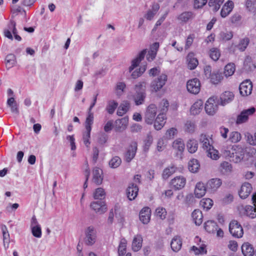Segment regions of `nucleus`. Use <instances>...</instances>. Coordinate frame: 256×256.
<instances>
[{
	"mask_svg": "<svg viewBox=\"0 0 256 256\" xmlns=\"http://www.w3.org/2000/svg\"><path fill=\"white\" fill-rule=\"evenodd\" d=\"M200 142L202 144V148L206 150H210L212 146L210 144L208 136L205 134H202L200 136Z\"/></svg>",
	"mask_w": 256,
	"mask_h": 256,
	"instance_id": "obj_30",
	"label": "nucleus"
},
{
	"mask_svg": "<svg viewBox=\"0 0 256 256\" xmlns=\"http://www.w3.org/2000/svg\"><path fill=\"white\" fill-rule=\"evenodd\" d=\"M234 95L230 92H225L222 94L220 96V104L222 106H224L229 103L233 100Z\"/></svg>",
	"mask_w": 256,
	"mask_h": 256,
	"instance_id": "obj_24",
	"label": "nucleus"
},
{
	"mask_svg": "<svg viewBox=\"0 0 256 256\" xmlns=\"http://www.w3.org/2000/svg\"><path fill=\"white\" fill-rule=\"evenodd\" d=\"M172 148L177 152V154H181L184 149V144L181 139H178L173 142Z\"/></svg>",
	"mask_w": 256,
	"mask_h": 256,
	"instance_id": "obj_31",
	"label": "nucleus"
},
{
	"mask_svg": "<svg viewBox=\"0 0 256 256\" xmlns=\"http://www.w3.org/2000/svg\"><path fill=\"white\" fill-rule=\"evenodd\" d=\"M252 200L254 207L249 205L246 206L244 211L246 216L251 218H254L256 217V194L252 195Z\"/></svg>",
	"mask_w": 256,
	"mask_h": 256,
	"instance_id": "obj_13",
	"label": "nucleus"
},
{
	"mask_svg": "<svg viewBox=\"0 0 256 256\" xmlns=\"http://www.w3.org/2000/svg\"><path fill=\"white\" fill-rule=\"evenodd\" d=\"M186 179L183 176H178L172 179L170 184L176 190L182 189L185 186Z\"/></svg>",
	"mask_w": 256,
	"mask_h": 256,
	"instance_id": "obj_11",
	"label": "nucleus"
},
{
	"mask_svg": "<svg viewBox=\"0 0 256 256\" xmlns=\"http://www.w3.org/2000/svg\"><path fill=\"white\" fill-rule=\"evenodd\" d=\"M32 233V235L37 238H40L42 236V230L40 226H34L31 228Z\"/></svg>",
	"mask_w": 256,
	"mask_h": 256,
	"instance_id": "obj_58",
	"label": "nucleus"
},
{
	"mask_svg": "<svg viewBox=\"0 0 256 256\" xmlns=\"http://www.w3.org/2000/svg\"><path fill=\"white\" fill-rule=\"evenodd\" d=\"M168 102L166 100L163 99L160 104V114H164L168 111Z\"/></svg>",
	"mask_w": 256,
	"mask_h": 256,
	"instance_id": "obj_51",
	"label": "nucleus"
},
{
	"mask_svg": "<svg viewBox=\"0 0 256 256\" xmlns=\"http://www.w3.org/2000/svg\"><path fill=\"white\" fill-rule=\"evenodd\" d=\"M108 139V136L105 133H102L100 134L98 138V142L100 144H104Z\"/></svg>",
	"mask_w": 256,
	"mask_h": 256,
	"instance_id": "obj_64",
	"label": "nucleus"
},
{
	"mask_svg": "<svg viewBox=\"0 0 256 256\" xmlns=\"http://www.w3.org/2000/svg\"><path fill=\"white\" fill-rule=\"evenodd\" d=\"M188 66L190 70L195 69L198 64V60L194 57L193 52H190L186 57Z\"/></svg>",
	"mask_w": 256,
	"mask_h": 256,
	"instance_id": "obj_20",
	"label": "nucleus"
},
{
	"mask_svg": "<svg viewBox=\"0 0 256 256\" xmlns=\"http://www.w3.org/2000/svg\"><path fill=\"white\" fill-rule=\"evenodd\" d=\"M6 65L8 69L14 66L16 64V56L14 54H10L6 57Z\"/></svg>",
	"mask_w": 256,
	"mask_h": 256,
	"instance_id": "obj_39",
	"label": "nucleus"
},
{
	"mask_svg": "<svg viewBox=\"0 0 256 256\" xmlns=\"http://www.w3.org/2000/svg\"><path fill=\"white\" fill-rule=\"evenodd\" d=\"M85 238L84 242L87 246H92L95 244L97 238V232L93 226L86 228L84 230Z\"/></svg>",
	"mask_w": 256,
	"mask_h": 256,
	"instance_id": "obj_1",
	"label": "nucleus"
},
{
	"mask_svg": "<svg viewBox=\"0 0 256 256\" xmlns=\"http://www.w3.org/2000/svg\"><path fill=\"white\" fill-rule=\"evenodd\" d=\"M194 38V34L189 35L186 40V45H185V49L188 50L190 48V47L192 46Z\"/></svg>",
	"mask_w": 256,
	"mask_h": 256,
	"instance_id": "obj_63",
	"label": "nucleus"
},
{
	"mask_svg": "<svg viewBox=\"0 0 256 256\" xmlns=\"http://www.w3.org/2000/svg\"><path fill=\"white\" fill-rule=\"evenodd\" d=\"M256 112V108L252 107L250 108L244 110L237 116L236 124H242L248 122L249 116L254 114Z\"/></svg>",
	"mask_w": 256,
	"mask_h": 256,
	"instance_id": "obj_5",
	"label": "nucleus"
},
{
	"mask_svg": "<svg viewBox=\"0 0 256 256\" xmlns=\"http://www.w3.org/2000/svg\"><path fill=\"white\" fill-rule=\"evenodd\" d=\"M226 156H228L231 158V160L234 162L238 163L240 162L244 158V150L241 148H238L235 152L230 153V152H226Z\"/></svg>",
	"mask_w": 256,
	"mask_h": 256,
	"instance_id": "obj_12",
	"label": "nucleus"
},
{
	"mask_svg": "<svg viewBox=\"0 0 256 256\" xmlns=\"http://www.w3.org/2000/svg\"><path fill=\"white\" fill-rule=\"evenodd\" d=\"M242 251L244 256H253L254 252V248L248 242H245L242 245Z\"/></svg>",
	"mask_w": 256,
	"mask_h": 256,
	"instance_id": "obj_26",
	"label": "nucleus"
},
{
	"mask_svg": "<svg viewBox=\"0 0 256 256\" xmlns=\"http://www.w3.org/2000/svg\"><path fill=\"white\" fill-rule=\"evenodd\" d=\"M118 106V104L114 100H110L108 102L106 110L109 114H112Z\"/></svg>",
	"mask_w": 256,
	"mask_h": 256,
	"instance_id": "obj_43",
	"label": "nucleus"
},
{
	"mask_svg": "<svg viewBox=\"0 0 256 256\" xmlns=\"http://www.w3.org/2000/svg\"><path fill=\"white\" fill-rule=\"evenodd\" d=\"M146 82H142L136 84L134 86L136 92H142L143 90L146 92Z\"/></svg>",
	"mask_w": 256,
	"mask_h": 256,
	"instance_id": "obj_59",
	"label": "nucleus"
},
{
	"mask_svg": "<svg viewBox=\"0 0 256 256\" xmlns=\"http://www.w3.org/2000/svg\"><path fill=\"white\" fill-rule=\"evenodd\" d=\"M250 42V38L248 37H245L240 39L238 44L235 45L234 47L237 48L240 52H244L248 45Z\"/></svg>",
	"mask_w": 256,
	"mask_h": 256,
	"instance_id": "obj_32",
	"label": "nucleus"
},
{
	"mask_svg": "<svg viewBox=\"0 0 256 256\" xmlns=\"http://www.w3.org/2000/svg\"><path fill=\"white\" fill-rule=\"evenodd\" d=\"M218 110L217 104L214 102L213 98L208 99L205 104V110L209 115H214Z\"/></svg>",
	"mask_w": 256,
	"mask_h": 256,
	"instance_id": "obj_10",
	"label": "nucleus"
},
{
	"mask_svg": "<svg viewBox=\"0 0 256 256\" xmlns=\"http://www.w3.org/2000/svg\"><path fill=\"white\" fill-rule=\"evenodd\" d=\"M246 137L248 143L252 146H256V132L254 134V136L248 132L246 134Z\"/></svg>",
	"mask_w": 256,
	"mask_h": 256,
	"instance_id": "obj_56",
	"label": "nucleus"
},
{
	"mask_svg": "<svg viewBox=\"0 0 256 256\" xmlns=\"http://www.w3.org/2000/svg\"><path fill=\"white\" fill-rule=\"evenodd\" d=\"M146 53V50H143L138 55V56L134 58L132 62V67H137L140 62L144 58L145 55Z\"/></svg>",
	"mask_w": 256,
	"mask_h": 256,
	"instance_id": "obj_36",
	"label": "nucleus"
},
{
	"mask_svg": "<svg viewBox=\"0 0 256 256\" xmlns=\"http://www.w3.org/2000/svg\"><path fill=\"white\" fill-rule=\"evenodd\" d=\"M146 96V94L144 90L142 92H136V95L134 96L136 104L138 106L142 104L144 102Z\"/></svg>",
	"mask_w": 256,
	"mask_h": 256,
	"instance_id": "obj_35",
	"label": "nucleus"
},
{
	"mask_svg": "<svg viewBox=\"0 0 256 256\" xmlns=\"http://www.w3.org/2000/svg\"><path fill=\"white\" fill-rule=\"evenodd\" d=\"M229 231L234 237L236 238H242L244 234L242 226L236 220H232L230 223Z\"/></svg>",
	"mask_w": 256,
	"mask_h": 256,
	"instance_id": "obj_4",
	"label": "nucleus"
},
{
	"mask_svg": "<svg viewBox=\"0 0 256 256\" xmlns=\"http://www.w3.org/2000/svg\"><path fill=\"white\" fill-rule=\"evenodd\" d=\"M188 151L191 153H194L198 150V142L194 139L189 140L186 144Z\"/></svg>",
	"mask_w": 256,
	"mask_h": 256,
	"instance_id": "obj_33",
	"label": "nucleus"
},
{
	"mask_svg": "<svg viewBox=\"0 0 256 256\" xmlns=\"http://www.w3.org/2000/svg\"><path fill=\"white\" fill-rule=\"evenodd\" d=\"M208 6L212 8L214 12H217L220 9V4H218V0H210Z\"/></svg>",
	"mask_w": 256,
	"mask_h": 256,
	"instance_id": "obj_61",
	"label": "nucleus"
},
{
	"mask_svg": "<svg viewBox=\"0 0 256 256\" xmlns=\"http://www.w3.org/2000/svg\"><path fill=\"white\" fill-rule=\"evenodd\" d=\"M192 220L196 226L202 224L203 215L202 212L199 210H195L192 214Z\"/></svg>",
	"mask_w": 256,
	"mask_h": 256,
	"instance_id": "obj_27",
	"label": "nucleus"
},
{
	"mask_svg": "<svg viewBox=\"0 0 256 256\" xmlns=\"http://www.w3.org/2000/svg\"><path fill=\"white\" fill-rule=\"evenodd\" d=\"M91 130H86V132L83 133L82 139L84 143L87 148L89 147L90 144V138Z\"/></svg>",
	"mask_w": 256,
	"mask_h": 256,
	"instance_id": "obj_50",
	"label": "nucleus"
},
{
	"mask_svg": "<svg viewBox=\"0 0 256 256\" xmlns=\"http://www.w3.org/2000/svg\"><path fill=\"white\" fill-rule=\"evenodd\" d=\"M203 108V102L200 100H198L190 108V113L193 115H196L200 113Z\"/></svg>",
	"mask_w": 256,
	"mask_h": 256,
	"instance_id": "obj_28",
	"label": "nucleus"
},
{
	"mask_svg": "<svg viewBox=\"0 0 256 256\" xmlns=\"http://www.w3.org/2000/svg\"><path fill=\"white\" fill-rule=\"evenodd\" d=\"M104 190L101 188H96L94 194V199H100V200H102L104 198Z\"/></svg>",
	"mask_w": 256,
	"mask_h": 256,
	"instance_id": "obj_54",
	"label": "nucleus"
},
{
	"mask_svg": "<svg viewBox=\"0 0 256 256\" xmlns=\"http://www.w3.org/2000/svg\"><path fill=\"white\" fill-rule=\"evenodd\" d=\"M195 128L196 125L191 120H187L184 124V130L188 132H194L195 130Z\"/></svg>",
	"mask_w": 256,
	"mask_h": 256,
	"instance_id": "obj_49",
	"label": "nucleus"
},
{
	"mask_svg": "<svg viewBox=\"0 0 256 256\" xmlns=\"http://www.w3.org/2000/svg\"><path fill=\"white\" fill-rule=\"evenodd\" d=\"M241 139V135L238 132H232L230 133L229 140L233 143H236L240 141Z\"/></svg>",
	"mask_w": 256,
	"mask_h": 256,
	"instance_id": "obj_53",
	"label": "nucleus"
},
{
	"mask_svg": "<svg viewBox=\"0 0 256 256\" xmlns=\"http://www.w3.org/2000/svg\"><path fill=\"white\" fill-rule=\"evenodd\" d=\"M200 166L198 160L196 159H192L188 162V168L189 170L192 172H197Z\"/></svg>",
	"mask_w": 256,
	"mask_h": 256,
	"instance_id": "obj_38",
	"label": "nucleus"
},
{
	"mask_svg": "<svg viewBox=\"0 0 256 256\" xmlns=\"http://www.w3.org/2000/svg\"><path fill=\"white\" fill-rule=\"evenodd\" d=\"M156 113L157 107L156 104H150L148 106L144 114V120L146 123L148 124H152L154 120L156 119Z\"/></svg>",
	"mask_w": 256,
	"mask_h": 256,
	"instance_id": "obj_3",
	"label": "nucleus"
},
{
	"mask_svg": "<svg viewBox=\"0 0 256 256\" xmlns=\"http://www.w3.org/2000/svg\"><path fill=\"white\" fill-rule=\"evenodd\" d=\"M143 239L140 234L136 235L132 242V248L134 252H138L142 246Z\"/></svg>",
	"mask_w": 256,
	"mask_h": 256,
	"instance_id": "obj_19",
	"label": "nucleus"
},
{
	"mask_svg": "<svg viewBox=\"0 0 256 256\" xmlns=\"http://www.w3.org/2000/svg\"><path fill=\"white\" fill-rule=\"evenodd\" d=\"M102 170L98 168H95L93 170L92 174V181L96 185L100 184L103 180V176H102Z\"/></svg>",
	"mask_w": 256,
	"mask_h": 256,
	"instance_id": "obj_18",
	"label": "nucleus"
},
{
	"mask_svg": "<svg viewBox=\"0 0 256 256\" xmlns=\"http://www.w3.org/2000/svg\"><path fill=\"white\" fill-rule=\"evenodd\" d=\"M138 144L136 142H132L128 147L124 154V160L127 162H130L134 158L136 150Z\"/></svg>",
	"mask_w": 256,
	"mask_h": 256,
	"instance_id": "obj_7",
	"label": "nucleus"
},
{
	"mask_svg": "<svg viewBox=\"0 0 256 256\" xmlns=\"http://www.w3.org/2000/svg\"><path fill=\"white\" fill-rule=\"evenodd\" d=\"M235 71L234 64H228L225 66L224 74L226 76H229L233 74Z\"/></svg>",
	"mask_w": 256,
	"mask_h": 256,
	"instance_id": "obj_48",
	"label": "nucleus"
},
{
	"mask_svg": "<svg viewBox=\"0 0 256 256\" xmlns=\"http://www.w3.org/2000/svg\"><path fill=\"white\" fill-rule=\"evenodd\" d=\"M223 78L222 74L218 72L212 73V76L209 78L210 82L214 84H218L221 82Z\"/></svg>",
	"mask_w": 256,
	"mask_h": 256,
	"instance_id": "obj_45",
	"label": "nucleus"
},
{
	"mask_svg": "<svg viewBox=\"0 0 256 256\" xmlns=\"http://www.w3.org/2000/svg\"><path fill=\"white\" fill-rule=\"evenodd\" d=\"M168 80V76L164 74H162L157 78L154 79L150 85V90L152 92L159 91L166 84Z\"/></svg>",
	"mask_w": 256,
	"mask_h": 256,
	"instance_id": "obj_2",
	"label": "nucleus"
},
{
	"mask_svg": "<svg viewBox=\"0 0 256 256\" xmlns=\"http://www.w3.org/2000/svg\"><path fill=\"white\" fill-rule=\"evenodd\" d=\"M234 8V3L231 0H228L222 6L220 15L222 18H226L232 11Z\"/></svg>",
	"mask_w": 256,
	"mask_h": 256,
	"instance_id": "obj_23",
	"label": "nucleus"
},
{
	"mask_svg": "<svg viewBox=\"0 0 256 256\" xmlns=\"http://www.w3.org/2000/svg\"><path fill=\"white\" fill-rule=\"evenodd\" d=\"M127 241L123 238L121 239L118 248V256H124L126 252Z\"/></svg>",
	"mask_w": 256,
	"mask_h": 256,
	"instance_id": "obj_41",
	"label": "nucleus"
},
{
	"mask_svg": "<svg viewBox=\"0 0 256 256\" xmlns=\"http://www.w3.org/2000/svg\"><path fill=\"white\" fill-rule=\"evenodd\" d=\"M2 230L3 235L4 243L6 240H8L10 235L7 228L5 225L2 226Z\"/></svg>",
	"mask_w": 256,
	"mask_h": 256,
	"instance_id": "obj_62",
	"label": "nucleus"
},
{
	"mask_svg": "<svg viewBox=\"0 0 256 256\" xmlns=\"http://www.w3.org/2000/svg\"><path fill=\"white\" fill-rule=\"evenodd\" d=\"M204 228L208 232L214 233L218 228V226L214 220H208L204 223Z\"/></svg>",
	"mask_w": 256,
	"mask_h": 256,
	"instance_id": "obj_29",
	"label": "nucleus"
},
{
	"mask_svg": "<svg viewBox=\"0 0 256 256\" xmlns=\"http://www.w3.org/2000/svg\"><path fill=\"white\" fill-rule=\"evenodd\" d=\"M206 152H207V156L213 160H216L219 158L218 151L215 150L213 146Z\"/></svg>",
	"mask_w": 256,
	"mask_h": 256,
	"instance_id": "obj_55",
	"label": "nucleus"
},
{
	"mask_svg": "<svg viewBox=\"0 0 256 256\" xmlns=\"http://www.w3.org/2000/svg\"><path fill=\"white\" fill-rule=\"evenodd\" d=\"M252 190V186L251 184L248 182H244L242 184L238 194L242 198L245 199L250 195Z\"/></svg>",
	"mask_w": 256,
	"mask_h": 256,
	"instance_id": "obj_16",
	"label": "nucleus"
},
{
	"mask_svg": "<svg viewBox=\"0 0 256 256\" xmlns=\"http://www.w3.org/2000/svg\"><path fill=\"white\" fill-rule=\"evenodd\" d=\"M8 29H4V36L6 38H7L11 40H12L13 36L10 32V30H12V32H16V31L17 30L16 28V22L12 20H10L9 23L8 24Z\"/></svg>",
	"mask_w": 256,
	"mask_h": 256,
	"instance_id": "obj_17",
	"label": "nucleus"
},
{
	"mask_svg": "<svg viewBox=\"0 0 256 256\" xmlns=\"http://www.w3.org/2000/svg\"><path fill=\"white\" fill-rule=\"evenodd\" d=\"M207 2V0H194V6L196 9L202 8Z\"/></svg>",
	"mask_w": 256,
	"mask_h": 256,
	"instance_id": "obj_60",
	"label": "nucleus"
},
{
	"mask_svg": "<svg viewBox=\"0 0 256 256\" xmlns=\"http://www.w3.org/2000/svg\"><path fill=\"white\" fill-rule=\"evenodd\" d=\"M252 85L250 80L242 82L239 86L240 92L242 96H247L252 93Z\"/></svg>",
	"mask_w": 256,
	"mask_h": 256,
	"instance_id": "obj_9",
	"label": "nucleus"
},
{
	"mask_svg": "<svg viewBox=\"0 0 256 256\" xmlns=\"http://www.w3.org/2000/svg\"><path fill=\"white\" fill-rule=\"evenodd\" d=\"M138 186L134 184H130L126 190V196L130 200H134L138 196Z\"/></svg>",
	"mask_w": 256,
	"mask_h": 256,
	"instance_id": "obj_14",
	"label": "nucleus"
},
{
	"mask_svg": "<svg viewBox=\"0 0 256 256\" xmlns=\"http://www.w3.org/2000/svg\"><path fill=\"white\" fill-rule=\"evenodd\" d=\"M222 184V181L219 178H212L206 184L207 190L211 192L216 190Z\"/></svg>",
	"mask_w": 256,
	"mask_h": 256,
	"instance_id": "obj_21",
	"label": "nucleus"
},
{
	"mask_svg": "<svg viewBox=\"0 0 256 256\" xmlns=\"http://www.w3.org/2000/svg\"><path fill=\"white\" fill-rule=\"evenodd\" d=\"M200 83L199 80L194 78L188 81L186 88L188 90L193 94H197L200 91Z\"/></svg>",
	"mask_w": 256,
	"mask_h": 256,
	"instance_id": "obj_6",
	"label": "nucleus"
},
{
	"mask_svg": "<svg viewBox=\"0 0 256 256\" xmlns=\"http://www.w3.org/2000/svg\"><path fill=\"white\" fill-rule=\"evenodd\" d=\"M209 55L212 60L216 61L219 59L220 56V50L218 48H213L210 49Z\"/></svg>",
	"mask_w": 256,
	"mask_h": 256,
	"instance_id": "obj_42",
	"label": "nucleus"
},
{
	"mask_svg": "<svg viewBox=\"0 0 256 256\" xmlns=\"http://www.w3.org/2000/svg\"><path fill=\"white\" fill-rule=\"evenodd\" d=\"M193 18V13L190 12H186L181 14L178 16V19L182 22H186L189 20Z\"/></svg>",
	"mask_w": 256,
	"mask_h": 256,
	"instance_id": "obj_47",
	"label": "nucleus"
},
{
	"mask_svg": "<svg viewBox=\"0 0 256 256\" xmlns=\"http://www.w3.org/2000/svg\"><path fill=\"white\" fill-rule=\"evenodd\" d=\"M176 170V167L172 166L164 168L162 174V178L164 180H167L170 176L174 174Z\"/></svg>",
	"mask_w": 256,
	"mask_h": 256,
	"instance_id": "obj_34",
	"label": "nucleus"
},
{
	"mask_svg": "<svg viewBox=\"0 0 256 256\" xmlns=\"http://www.w3.org/2000/svg\"><path fill=\"white\" fill-rule=\"evenodd\" d=\"M151 210L148 207L144 208L140 212V220L144 224H147L150 220Z\"/></svg>",
	"mask_w": 256,
	"mask_h": 256,
	"instance_id": "obj_15",
	"label": "nucleus"
},
{
	"mask_svg": "<svg viewBox=\"0 0 256 256\" xmlns=\"http://www.w3.org/2000/svg\"><path fill=\"white\" fill-rule=\"evenodd\" d=\"M200 204L204 208L208 210L213 205V201L210 198H204L200 200Z\"/></svg>",
	"mask_w": 256,
	"mask_h": 256,
	"instance_id": "obj_52",
	"label": "nucleus"
},
{
	"mask_svg": "<svg viewBox=\"0 0 256 256\" xmlns=\"http://www.w3.org/2000/svg\"><path fill=\"white\" fill-rule=\"evenodd\" d=\"M90 206L96 213L100 214H104L107 210L105 202L102 200L92 202Z\"/></svg>",
	"mask_w": 256,
	"mask_h": 256,
	"instance_id": "obj_8",
	"label": "nucleus"
},
{
	"mask_svg": "<svg viewBox=\"0 0 256 256\" xmlns=\"http://www.w3.org/2000/svg\"><path fill=\"white\" fill-rule=\"evenodd\" d=\"M94 114L92 111L88 110L87 116L85 122L86 130H92V126L94 123Z\"/></svg>",
	"mask_w": 256,
	"mask_h": 256,
	"instance_id": "obj_37",
	"label": "nucleus"
},
{
	"mask_svg": "<svg viewBox=\"0 0 256 256\" xmlns=\"http://www.w3.org/2000/svg\"><path fill=\"white\" fill-rule=\"evenodd\" d=\"M170 246L174 252H178L181 249L182 246V240L180 236H174L171 241Z\"/></svg>",
	"mask_w": 256,
	"mask_h": 256,
	"instance_id": "obj_25",
	"label": "nucleus"
},
{
	"mask_svg": "<svg viewBox=\"0 0 256 256\" xmlns=\"http://www.w3.org/2000/svg\"><path fill=\"white\" fill-rule=\"evenodd\" d=\"M220 39L226 42L230 40L233 37V32L226 30L221 32L219 34Z\"/></svg>",
	"mask_w": 256,
	"mask_h": 256,
	"instance_id": "obj_40",
	"label": "nucleus"
},
{
	"mask_svg": "<svg viewBox=\"0 0 256 256\" xmlns=\"http://www.w3.org/2000/svg\"><path fill=\"white\" fill-rule=\"evenodd\" d=\"M156 214L160 219L164 220L166 217V211L164 208H158L156 210Z\"/></svg>",
	"mask_w": 256,
	"mask_h": 256,
	"instance_id": "obj_57",
	"label": "nucleus"
},
{
	"mask_svg": "<svg viewBox=\"0 0 256 256\" xmlns=\"http://www.w3.org/2000/svg\"><path fill=\"white\" fill-rule=\"evenodd\" d=\"M130 104L128 102L122 104L118 108L117 114L119 116H122L125 114L129 109Z\"/></svg>",
	"mask_w": 256,
	"mask_h": 256,
	"instance_id": "obj_44",
	"label": "nucleus"
},
{
	"mask_svg": "<svg viewBox=\"0 0 256 256\" xmlns=\"http://www.w3.org/2000/svg\"><path fill=\"white\" fill-rule=\"evenodd\" d=\"M207 190L206 187L204 184L201 182H198L194 190V194L196 197L200 198L202 197L206 194Z\"/></svg>",
	"mask_w": 256,
	"mask_h": 256,
	"instance_id": "obj_22",
	"label": "nucleus"
},
{
	"mask_svg": "<svg viewBox=\"0 0 256 256\" xmlns=\"http://www.w3.org/2000/svg\"><path fill=\"white\" fill-rule=\"evenodd\" d=\"M121 163V158L118 156H115L109 162V166L111 168H116L118 167Z\"/></svg>",
	"mask_w": 256,
	"mask_h": 256,
	"instance_id": "obj_46",
	"label": "nucleus"
}]
</instances>
